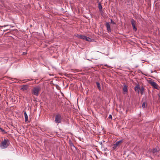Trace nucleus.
Wrapping results in <instances>:
<instances>
[{
    "instance_id": "nucleus-1",
    "label": "nucleus",
    "mask_w": 160,
    "mask_h": 160,
    "mask_svg": "<svg viewBox=\"0 0 160 160\" xmlns=\"http://www.w3.org/2000/svg\"><path fill=\"white\" fill-rule=\"evenodd\" d=\"M10 142L9 140L7 139L2 140L0 144V147L2 149L7 148L9 145Z\"/></svg>"
},
{
    "instance_id": "nucleus-2",
    "label": "nucleus",
    "mask_w": 160,
    "mask_h": 160,
    "mask_svg": "<svg viewBox=\"0 0 160 160\" xmlns=\"http://www.w3.org/2000/svg\"><path fill=\"white\" fill-rule=\"evenodd\" d=\"M41 90V88L40 86H38L34 87L32 90V93L36 96H38Z\"/></svg>"
},
{
    "instance_id": "nucleus-3",
    "label": "nucleus",
    "mask_w": 160,
    "mask_h": 160,
    "mask_svg": "<svg viewBox=\"0 0 160 160\" xmlns=\"http://www.w3.org/2000/svg\"><path fill=\"white\" fill-rule=\"evenodd\" d=\"M62 117L61 115L59 113H58L55 116V122L57 123H61Z\"/></svg>"
},
{
    "instance_id": "nucleus-4",
    "label": "nucleus",
    "mask_w": 160,
    "mask_h": 160,
    "mask_svg": "<svg viewBox=\"0 0 160 160\" xmlns=\"http://www.w3.org/2000/svg\"><path fill=\"white\" fill-rule=\"evenodd\" d=\"M149 82L154 88L158 89L160 88L159 86L152 80H149Z\"/></svg>"
},
{
    "instance_id": "nucleus-5",
    "label": "nucleus",
    "mask_w": 160,
    "mask_h": 160,
    "mask_svg": "<svg viewBox=\"0 0 160 160\" xmlns=\"http://www.w3.org/2000/svg\"><path fill=\"white\" fill-rule=\"evenodd\" d=\"M77 37L79 38L85 40L87 41H90L91 40L90 38L88 37L81 35H77Z\"/></svg>"
},
{
    "instance_id": "nucleus-6",
    "label": "nucleus",
    "mask_w": 160,
    "mask_h": 160,
    "mask_svg": "<svg viewBox=\"0 0 160 160\" xmlns=\"http://www.w3.org/2000/svg\"><path fill=\"white\" fill-rule=\"evenodd\" d=\"M131 23L133 27V29L135 31H136L137 30V29L136 27L135 26L136 25V22L134 20L132 19L131 20Z\"/></svg>"
},
{
    "instance_id": "nucleus-7",
    "label": "nucleus",
    "mask_w": 160,
    "mask_h": 160,
    "mask_svg": "<svg viewBox=\"0 0 160 160\" xmlns=\"http://www.w3.org/2000/svg\"><path fill=\"white\" fill-rule=\"evenodd\" d=\"M106 26L107 28V30L108 32H111V29L110 24L109 22H107L106 24Z\"/></svg>"
},
{
    "instance_id": "nucleus-8",
    "label": "nucleus",
    "mask_w": 160,
    "mask_h": 160,
    "mask_svg": "<svg viewBox=\"0 0 160 160\" xmlns=\"http://www.w3.org/2000/svg\"><path fill=\"white\" fill-rule=\"evenodd\" d=\"M123 92L124 94H126L128 92V87L124 85L123 88Z\"/></svg>"
},
{
    "instance_id": "nucleus-9",
    "label": "nucleus",
    "mask_w": 160,
    "mask_h": 160,
    "mask_svg": "<svg viewBox=\"0 0 160 160\" xmlns=\"http://www.w3.org/2000/svg\"><path fill=\"white\" fill-rule=\"evenodd\" d=\"M122 142V140H121L117 142L115 144H114V147L115 148L118 146Z\"/></svg>"
},
{
    "instance_id": "nucleus-10",
    "label": "nucleus",
    "mask_w": 160,
    "mask_h": 160,
    "mask_svg": "<svg viewBox=\"0 0 160 160\" xmlns=\"http://www.w3.org/2000/svg\"><path fill=\"white\" fill-rule=\"evenodd\" d=\"M28 86L27 85H23L21 88L20 89L22 91L26 90L28 89Z\"/></svg>"
},
{
    "instance_id": "nucleus-11",
    "label": "nucleus",
    "mask_w": 160,
    "mask_h": 160,
    "mask_svg": "<svg viewBox=\"0 0 160 160\" xmlns=\"http://www.w3.org/2000/svg\"><path fill=\"white\" fill-rule=\"evenodd\" d=\"M140 89V88L139 85L138 84L134 88L135 91L138 92H139Z\"/></svg>"
},
{
    "instance_id": "nucleus-12",
    "label": "nucleus",
    "mask_w": 160,
    "mask_h": 160,
    "mask_svg": "<svg viewBox=\"0 0 160 160\" xmlns=\"http://www.w3.org/2000/svg\"><path fill=\"white\" fill-rule=\"evenodd\" d=\"M24 115L25 118V122H28V116L26 112V111H24Z\"/></svg>"
},
{
    "instance_id": "nucleus-13",
    "label": "nucleus",
    "mask_w": 160,
    "mask_h": 160,
    "mask_svg": "<svg viewBox=\"0 0 160 160\" xmlns=\"http://www.w3.org/2000/svg\"><path fill=\"white\" fill-rule=\"evenodd\" d=\"M98 8L99 10L100 11H101L102 9V7L101 5V4L100 2H99L98 3Z\"/></svg>"
},
{
    "instance_id": "nucleus-14",
    "label": "nucleus",
    "mask_w": 160,
    "mask_h": 160,
    "mask_svg": "<svg viewBox=\"0 0 160 160\" xmlns=\"http://www.w3.org/2000/svg\"><path fill=\"white\" fill-rule=\"evenodd\" d=\"M139 90H140V92L141 93V94L142 95L143 94L144 91V89L143 87H142L141 88H140Z\"/></svg>"
},
{
    "instance_id": "nucleus-15",
    "label": "nucleus",
    "mask_w": 160,
    "mask_h": 160,
    "mask_svg": "<svg viewBox=\"0 0 160 160\" xmlns=\"http://www.w3.org/2000/svg\"><path fill=\"white\" fill-rule=\"evenodd\" d=\"M158 151V150L156 149H154L152 151V153L153 154H155L156 152Z\"/></svg>"
},
{
    "instance_id": "nucleus-16",
    "label": "nucleus",
    "mask_w": 160,
    "mask_h": 160,
    "mask_svg": "<svg viewBox=\"0 0 160 160\" xmlns=\"http://www.w3.org/2000/svg\"><path fill=\"white\" fill-rule=\"evenodd\" d=\"M69 144H70V145L71 148H72V147H73L74 148H75L73 144L71 142H70Z\"/></svg>"
},
{
    "instance_id": "nucleus-17",
    "label": "nucleus",
    "mask_w": 160,
    "mask_h": 160,
    "mask_svg": "<svg viewBox=\"0 0 160 160\" xmlns=\"http://www.w3.org/2000/svg\"><path fill=\"white\" fill-rule=\"evenodd\" d=\"M96 84H97V87L98 88V89L100 90V88H101L100 87V83L99 82H96Z\"/></svg>"
},
{
    "instance_id": "nucleus-18",
    "label": "nucleus",
    "mask_w": 160,
    "mask_h": 160,
    "mask_svg": "<svg viewBox=\"0 0 160 160\" xmlns=\"http://www.w3.org/2000/svg\"><path fill=\"white\" fill-rule=\"evenodd\" d=\"M0 130H1V131L3 133H7L6 132L5 130L2 129V128H1L0 127Z\"/></svg>"
},
{
    "instance_id": "nucleus-19",
    "label": "nucleus",
    "mask_w": 160,
    "mask_h": 160,
    "mask_svg": "<svg viewBox=\"0 0 160 160\" xmlns=\"http://www.w3.org/2000/svg\"><path fill=\"white\" fill-rule=\"evenodd\" d=\"M145 104L146 103L145 102H144L143 103L142 106V108H144L145 107Z\"/></svg>"
},
{
    "instance_id": "nucleus-20",
    "label": "nucleus",
    "mask_w": 160,
    "mask_h": 160,
    "mask_svg": "<svg viewBox=\"0 0 160 160\" xmlns=\"http://www.w3.org/2000/svg\"><path fill=\"white\" fill-rule=\"evenodd\" d=\"M110 20H111V23H112L113 24H115V22H113L112 19H111Z\"/></svg>"
},
{
    "instance_id": "nucleus-21",
    "label": "nucleus",
    "mask_w": 160,
    "mask_h": 160,
    "mask_svg": "<svg viewBox=\"0 0 160 160\" xmlns=\"http://www.w3.org/2000/svg\"><path fill=\"white\" fill-rule=\"evenodd\" d=\"M109 118L112 119V116L111 115H110L108 117Z\"/></svg>"
},
{
    "instance_id": "nucleus-22",
    "label": "nucleus",
    "mask_w": 160,
    "mask_h": 160,
    "mask_svg": "<svg viewBox=\"0 0 160 160\" xmlns=\"http://www.w3.org/2000/svg\"><path fill=\"white\" fill-rule=\"evenodd\" d=\"M8 25H4V26H0V27H5L6 26H8Z\"/></svg>"
},
{
    "instance_id": "nucleus-23",
    "label": "nucleus",
    "mask_w": 160,
    "mask_h": 160,
    "mask_svg": "<svg viewBox=\"0 0 160 160\" xmlns=\"http://www.w3.org/2000/svg\"><path fill=\"white\" fill-rule=\"evenodd\" d=\"M8 29H7L6 30H4L3 31L4 32H5V31H7V30H8Z\"/></svg>"
},
{
    "instance_id": "nucleus-24",
    "label": "nucleus",
    "mask_w": 160,
    "mask_h": 160,
    "mask_svg": "<svg viewBox=\"0 0 160 160\" xmlns=\"http://www.w3.org/2000/svg\"><path fill=\"white\" fill-rule=\"evenodd\" d=\"M29 81V79H28V80H27V81H26V82H27L28 81Z\"/></svg>"
}]
</instances>
